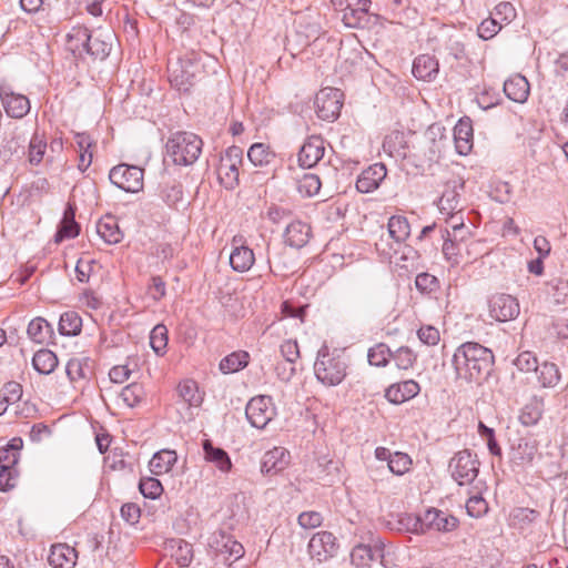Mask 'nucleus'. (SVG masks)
<instances>
[{
    "label": "nucleus",
    "instance_id": "1",
    "mask_svg": "<svg viewBox=\"0 0 568 568\" xmlns=\"http://www.w3.org/2000/svg\"><path fill=\"white\" fill-rule=\"evenodd\" d=\"M452 362L458 378L480 383L490 375L494 354L478 343L466 342L456 348Z\"/></svg>",
    "mask_w": 568,
    "mask_h": 568
},
{
    "label": "nucleus",
    "instance_id": "2",
    "mask_svg": "<svg viewBox=\"0 0 568 568\" xmlns=\"http://www.w3.org/2000/svg\"><path fill=\"white\" fill-rule=\"evenodd\" d=\"M203 142L191 132H176L166 142V154L176 165H191L200 156Z\"/></svg>",
    "mask_w": 568,
    "mask_h": 568
},
{
    "label": "nucleus",
    "instance_id": "3",
    "mask_svg": "<svg viewBox=\"0 0 568 568\" xmlns=\"http://www.w3.org/2000/svg\"><path fill=\"white\" fill-rule=\"evenodd\" d=\"M339 8L342 21L347 28L365 29L375 24L378 16L371 12V0H332Z\"/></svg>",
    "mask_w": 568,
    "mask_h": 568
},
{
    "label": "nucleus",
    "instance_id": "4",
    "mask_svg": "<svg viewBox=\"0 0 568 568\" xmlns=\"http://www.w3.org/2000/svg\"><path fill=\"white\" fill-rule=\"evenodd\" d=\"M539 442L536 436L526 432L510 445L509 462L516 471H525L532 466L536 458H540Z\"/></svg>",
    "mask_w": 568,
    "mask_h": 568
},
{
    "label": "nucleus",
    "instance_id": "5",
    "mask_svg": "<svg viewBox=\"0 0 568 568\" xmlns=\"http://www.w3.org/2000/svg\"><path fill=\"white\" fill-rule=\"evenodd\" d=\"M346 363L339 355L321 349L314 364L316 378L327 386H336L346 376Z\"/></svg>",
    "mask_w": 568,
    "mask_h": 568
},
{
    "label": "nucleus",
    "instance_id": "6",
    "mask_svg": "<svg viewBox=\"0 0 568 568\" xmlns=\"http://www.w3.org/2000/svg\"><path fill=\"white\" fill-rule=\"evenodd\" d=\"M479 460L469 449L456 453L449 462V470L454 480L463 486L471 484L479 473Z\"/></svg>",
    "mask_w": 568,
    "mask_h": 568
},
{
    "label": "nucleus",
    "instance_id": "7",
    "mask_svg": "<svg viewBox=\"0 0 568 568\" xmlns=\"http://www.w3.org/2000/svg\"><path fill=\"white\" fill-rule=\"evenodd\" d=\"M243 151L239 146H230L221 155L216 168L219 180L225 189H234L239 183V168L242 164Z\"/></svg>",
    "mask_w": 568,
    "mask_h": 568
},
{
    "label": "nucleus",
    "instance_id": "8",
    "mask_svg": "<svg viewBox=\"0 0 568 568\" xmlns=\"http://www.w3.org/2000/svg\"><path fill=\"white\" fill-rule=\"evenodd\" d=\"M112 36L108 33L103 37L102 33H91L87 28L78 29L73 34L70 36V40H75L81 43L82 49L93 57L94 59L104 60L111 51Z\"/></svg>",
    "mask_w": 568,
    "mask_h": 568
},
{
    "label": "nucleus",
    "instance_id": "9",
    "mask_svg": "<svg viewBox=\"0 0 568 568\" xmlns=\"http://www.w3.org/2000/svg\"><path fill=\"white\" fill-rule=\"evenodd\" d=\"M143 169L122 163L111 169L109 179L119 189L136 193L143 189Z\"/></svg>",
    "mask_w": 568,
    "mask_h": 568
},
{
    "label": "nucleus",
    "instance_id": "10",
    "mask_svg": "<svg viewBox=\"0 0 568 568\" xmlns=\"http://www.w3.org/2000/svg\"><path fill=\"white\" fill-rule=\"evenodd\" d=\"M245 415L253 427L263 429L276 415L273 398L267 395L253 397L246 405Z\"/></svg>",
    "mask_w": 568,
    "mask_h": 568
},
{
    "label": "nucleus",
    "instance_id": "11",
    "mask_svg": "<svg viewBox=\"0 0 568 568\" xmlns=\"http://www.w3.org/2000/svg\"><path fill=\"white\" fill-rule=\"evenodd\" d=\"M0 100L8 116L22 119L30 112V101L21 93H17L9 84H0Z\"/></svg>",
    "mask_w": 568,
    "mask_h": 568
},
{
    "label": "nucleus",
    "instance_id": "12",
    "mask_svg": "<svg viewBox=\"0 0 568 568\" xmlns=\"http://www.w3.org/2000/svg\"><path fill=\"white\" fill-rule=\"evenodd\" d=\"M307 549L312 559L324 562L336 555L338 544L332 532L318 531L310 539Z\"/></svg>",
    "mask_w": 568,
    "mask_h": 568
},
{
    "label": "nucleus",
    "instance_id": "13",
    "mask_svg": "<svg viewBox=\"0 0 568 568\" xmlns=\"http://www.w3.org/2000/svg\"><path fill=\"white\" fill-rule=\"evenodd\" d=\"M342 93L336 89L321 90L315 98L316 114L324 121H334L338 118Z\"/></svg>",
    "mask_w": 568,
    "mask_h": 568
},
{
    "label": "nucleus",
    "instance_id": "14",
    "mask_svg": "<svg viewBox=\"0 0 568 568\" xmlns=\"http://www.w3.org/2000/svg\"><path fill=\"white\" fill-rule=\"evenodd\" d=\"M520 312L518 301L508 294H497L489 301V315L498 322L515 320Z\"/></svg>",
    "mask_w": 568,
    "mask_h": 568
},
{
    "label": "nucleus",
    "instance_id": "15",
    "mask_svg": "<svg viewBox=\"0 0 568 568\" xmlns=\"http://www.w3.org/2000/svg\"><path fill=\"white\" fill-rule=\"evenodd\" d=\"M465 181L460 176H453L445 183V189L438 201L440 212L450 213L460 210V195Z\"/></svg>",
    "mask_w": 568,
    "mask_h": 568
},
{
    "label": "nucleus",
    "instance_id": "16",
    "mask_svg": "<svg viewBox=\"0 0 568 568\" xmlns=\"http://www.w3.org/2000/svg\"><path fill=\"white\" fill-rule=\"evenodd\" d=\"M324 140L320 135H311L306 139L298 152V163L302 168L311 169L324 156Z\"/></svg>",
    "mask_w": 568,
    "mask_h": 568
},
{
    "label": "nucleus",
    "instance_id": "17",
    "mask_svg": "<svg viewBox=\"0 0 568 568\" xmlns=\"http://www.w3.org/2000/svg\"><path fill=\"white\" fill-rule=\"evenodd\" d=\"M387 170L383 163H375L365 169L357 178L356 189L361 193L375 191L386 178Z\"/></svg>",
    "mask_w": 568,
    "mask_h": 568
},
{
    "label": "nucleus",
    "instance_id": "18",
    "mask_svg": "<svg viewBox=\"0 0 568 568\" xmlns=\"http://www.w3.org/2000/svg\"><path fill=\"white\" fill-rule=\"evenodd\" d=\"M420 392V386L413 379L389 385L385 390V397L392 404H402L414 398Z\"/></svg>",
    "mask_w": 568,
    "mask_h": 568
},
{
    "label": "nucleus",
    "instance_id": "19",
    "mask_svg": "<svg viewBox=\"0 0 568 568\" xmlns=\"http://www.w3.org/2000/svg\"><path fill=\"white\" fill-rule=\"evenodd\" d=\"M290 463V453L283 447H274L263 455L261 471L266 475H274L284 470Z\"/></svg>",
    "mask_w": 568,
    "mask_h": 568
},
{
    "label": "nucleus",
    "instance_id": "20",
    "mask_svg": "<svg viewBox=\"0 0 568 568\" xmlns=\"http://www.w3.org/2000/svg\"><path fill=\"white\" fill-rule=\"evenodd\" d=\"M458 526V519L439 509L430 508L424 513V529L452 531Z\"/></svg>",
    "mask_w": 568,
    "mask_h": 568
},
{
    "label": "nucleus",
    "instance_id": "21",
    "mask_svg": "<svg viewBox=\"0 0 568 568\" xmlns=\"http://www.w3.org/2000/svg\"><path fill=\"white\" fill-rule=\"evenodd\" d=\"M233 250L230 254L231 267L240 273L248 271L254 262L255 255L252 248L241 243V240L233 239Z\"/></svg>",
    "mask_w": 568,
    "mask_h": 568
},
{
    "label": "nucleus",
    "instance_id": "22",
    "mask_svg": "<svg viewBox=\"0 0 568 568\" xmlns=\"http://www.w3.org/2000/svg\"><path fill=\"white\" fill-rule=\"evenodd\" d=\"M78 552L68 544L51 546L48 562L53 568H73L77 564Z\"/></svg>",
    "mask_w": 568,
    "mask_h": 568
},
{
    "label": "nucleus",
    "instance_id": "23",
    "mask_svg": "<svg viewBox=\"0 0 568 568\" xmlns=\"http://www.w3.org/2000/svg\"><path fill=\"white\" fill-rule=\"evenodd\" d=\"M311 237V226L302 221L291 222L284 232V240L287 245L294 248L304 247Z\"/></svg>",
    "mask_w": 568,
    "mask_h": 568
},
{
    "label": "nucleus",
    "instance_id": "24",
    "mask_svg": "<svg viewBox=\"0 0 568 568\" xmlns=\"http://www.w3.org/2000/svg\"><path fill=\"white\" fill-rule=\"evenodd\" d=\"M529 83L521 74H515L504 83V92L514 102L524 103L529 95Z\"/></svg>",
    "mask_w": 568,
    "mask_h": 568
},
{
    "label": "nucleus",
    "instance_id": "25",
    "mask_svg": "<svg viewBox=\"0 0 568 568\" xmlns=\"http://www.w3.org/2000/svg\"><path fill=\"white\" fill-rule=\"evenodd\" d=\"M454 141L457 152L466 155L473 148V126L469 119H462L454 128Z\"/></svg>",
    "mask_w": 568,
    "mask_h": 568
},
{
    "label": "nucleus",
    "instance_id": "26",
    "mask_svg": "<svg viewBox=\"0 0 568 568\" xmlns=\"http://www.w3.org/2000/svg\"><path fill=\"white\" fill-rule=\"evenodd\" d=\"M439 71L438 61L429 54L418 55L413 63V74L424 81L433 80Z\"/></svg>",
    "mask_w": 568,
    "mask_h": 568
},
{
    "label": "nucleus",
    "instance_id": "27",
    "mask_svg": "<svg viewBox=\"0 0 568 568\" xmlns=\"http://www.w3.org/2000/svg\"><path fill=\"white\" fill-rule=\"evenodd\" d=\"M202 446L206 462L214 464L215 467L223 473L231 470V458L223 448L213 446V443L210 439L203 440Z\"/></svg>",
    "mask_w": 568,
    "mask_h": 568
},
{
    "label": "nucleus",
    "instance_id": "28",
    "mask_svg": "<svg viewBox=\"0 0 568 568\" xmlns=\"http://www.w3.org/2000/svg\"><path fill=\"white\" fill-rule=\"evenodd\" d=\"M97 233L106 244H118L123 239L118 221L112 215H105L99 220Z\"/></svg>",
    "mask_w": 568,
    "mask_h": 568
},
{
    "label": "nucleus",
    "instance_id": "29",
    "mask_svg": "<svg viewBox=\"0 0 568 568\" xmlns=\"http://www.w3.org/2000/svg\"><path fill=\"white\" fill-rule=\"evenodd\" d=\"M169 80L179 91L186 92L193 85L194 74L184 69L181 62H169Z\"/></svg>",
    "mask_w": 568,
    "mask_h": 568
},
{
    "label": "nucleus",
    "instance_id": "30",
    "mask_svg": "<svg viewBox=\"0 0 568 568\" xmlns=\"http://www.w3.org/2000/svg\"><path fill=\"white\" fill-rule=\"evenodd\" d=\"M393 529L400 532L424 534V516H415L412 514H399L393 523Z\"/></svg>",
    "mask_w": 568,
    "mask_h": 568
},
{
    "label": "nucleus",
    "instance_id": "31",
    "mask_svg": "<svg viewBox=\"0 0 568 568\" xmlns=\"http://www.w3.org/2000/svg\"><path fill=\"white\" fill-rule=\"evenodd\" d=\"M176 462V454L174 450L163 449L153 455L149 463L150 470L154 475H162L169 473Z\"/></svg>",
    "mask_w": 568,
    "mask_h": 568
},
{
    "label": "nucleus",
    "instance_id": "32",
    "mask_svg": "<svg viewBox=\"0 0 568 568\" xmlns=\"http://www.w3.org/2000/svg\"><path fill=\"white\" fill-rule=\"evenodd\" d=\"M80 233V225L74 220V211L69 206L63 215L58 232L54 236L57 243L62 242L64 239H73Z\"/></svg>",
    "mask_w": 568,
    "mask_h": 568
},
{
    "label": "nucleus",
    "instance_id": "33",
    "mask_svg": "<svg viewBox=\"0 0 568 568\" xmlns=\"http://www.w3.org/2000/svg\"><path fill=\"white\" fill-rule=\"evenodd\" d=\"M179 397L189 407H199L203 402L196 382L192 379H185L178 386Z\"/></svg>",
    "mask_w": 568,
    "mask_h": 568
},
{
    "label": "nucleus",
    "instance_id": "34",
    "mask_svg": "<svg viewBox=\"0 0 568 568\" xmlns=\"http://www.w3.org/2000/svg\"><path fill=\"white\" fill-rule=\"evenodd\" d=\"M544 413V402L540 398L534 397L521 409L519 422L524 426H534L541 418Z\"/></svg>",
    "mask_w": 568,
    "mask_h": 568
},
{
    "label": "nucleus",
    "instance_id": "35",
    "mask_svg": "<svg viewBox=\"0 0 568 568\" xmlns=\"http://www.w3.org/2000/svg\"><path fill=\"white\" fill-rule=\"evenodd\" d=\"M57 355L47 348L38 351L32 358L33 368L40 374H51L58 366Z\"/></svg>",
    "mask_w": 568,
    "mask_h": 568
},
{
    "label": "nucleus",
    "instance_id": "36",
    "mask_svg": "<svg viewBox=\"0 0 568 568\" xmlns=\"http://www.w3.org/2000/svg\"><path fill=\"white\" fill-rule=\"evenodd\" d=\"M65 373L71 382L87 379L92 374L89 358H71L67 363Z\"/></svg>",
    "mask_w": 568,
    "mask_h": 568
},
{
    "label": "nucleus",
    "instance_id": "37",
    "mask_svg": "<svg viewBox=\"0 0 568 568\" xmlns=\"http://www.w3.org/2000/svg\"><path fill=\"white\" fill-rule=\"evenodd\" d=\"M250 355L245 351L233 352L220 362V371L223 374H231L245 368L248 364Z\"/></svg>",
    "mask_w": 568,
    "mask_h": 568
},
{
    "label": "nucleus",
    "instance_id": "38",
    "mask_svg": "<svg viewBox=\"0 0 568 568\" xmlns=\"http://www.w3.org/2000/svg\"><path fill=\"white\" fill-rule=\"evenodd\" d=\"M27 332L33 342L42 344L52 336L53 328L44 318L37 317L29 323Z\"/></svg>",
    "mask_w": 568,
    "mask_h": 568
},
{
    "label": "nucleus",
    "instance_id": "39",
    "mask_svg": "<svg viewBox=\"0 0 568 568\" xmlns=\"http://www.w3.org/2000/svg\"><path fill=\"white\" fill-rule=\"evenodd\" d=\"M82 327V318L77 312L68 311L60 316L59 333L63 336H77Z\"/></svg>",
    "mask_w": 568,
    "mask_h": 568
},
{
    "label": "nucleus",
    "instance_id": "40",
    "mask_svg": "<svg viewBox=\"0 0 568 568\" xmlns=\"http://www.w3.org/2000/svg\"><path fill=\"white\" fill-rule=\"evenodd\" d=\"M172 557L180 567H189L193 560V547L183 539L171 540Z\"/></svg>",
    "mask_w": 568,
    "mask_h": 568
},
{
    "label": "nucleus",
    "instance_id": "41",
    "mask_svg": "<svg viewBox=\"0 0 568 568\" xmlns=\"http://www.w3.org/2000/svg\"><path fill=\"white\" fill-rule=\"evenodd\" d=\"M442 237L444 239L442 251L445 258L452 266L458 265L462 257V244L450 239V232L448 230H445Z\"/></svg>",
    "mask_w": 568,
    "mask_h": 568
},
{
    "label": "nucleus",
    "instance_id": "42",
    "mask_svg": "<svg viewBox=\"0 0 568 568\" xmlns=\"http://www.w3.org/2000/svg\"><path fill=\"white\" fill-rule=\"evenodd\" d=\"M387 226L395 232V244L402 246L410 234V226L405 216L394 215L389 217Z\"/></svg>",
    "mask_w": 568,
    "mask_h": 568
},
{
    "label": "nucleus",
    "instance_id": "43",
    "mask_svg": "<svg viewBox=\"0 0 568 568\" xmlns=\"http://www.w3.org/2000/svg\"><path fill=\"white\" fill-rule=\"evenodd\" d=\"M274 156L275 154L264 143H254L247 151V158L255 166L268 164Z\"/></svg>",
    "mask_w": 568,
    "mask_h": 568
},
{
    "label": "nucleus",
    "instance_id": "44",
    "mask_svg": "<svg viewBox=\"0 0 568 568\" xmlns=\"http://www.w3.org/2000/svg\"><path fill=\"white\" fill-rule=\"evenodd\" d=\"M377 252L385 258H390L396 254L400 246L395 244V232L387 226V232L383 233L375 243Z\"/></svg>",
    "mask_w": 568,
    "mask_h": 568
},
{
    "label": "nucleus",
    "instance_id": "45",
    "mask_svg": "<svg viewBox=\"0 0 568 568\" xmlns=\"http://www.w3.org/2000/svg\"><path fill=\"white\" fill-rule=\"evenodd\" d=\"M539 382L542 387H555L560 381V373L556 364L545 362L538 366Z\"/></svg>",
    "mask_w": 568,
    "mask_h": 568
},
{
    "label": "nucleus",
    "instance_id": "46",
    "mask_svg": "<svg viewBox=\"0 0 568 568\" xmlns=\"http://www.w3.org/2000/svg\"><path fill=\"white\" fill-rule=\"evenodd\" d=\"M367 358L371 365L384 367L392 358V349L386 344L378 343L368 349Z\"/></svg>",
    "mask_w": 568,
    "mask_h": 568
},
{
    "label": "nucleus",
    "instance_id": "47",
    "mask_svg": "<svg viewBox=\"0 0 568 568\" xmlns=\"http://www.w3.org/2000/svg\"><path fill=\"white\" fill-rule=\"evenodd\" d=\"M217 551L221 554H227V559L237 560L244 555V547L232 537L221 536V541H217Z\"/></svg>",
    "mask_w": 568,
    "mask_h": 568
},
{
    "label": "nucleus",
    "instance_id": "48",
    "mask_svg": "<svg viewBox=\"0 0 568 568\" xmlns=\"http://www.w3.org/2000/svg\"><path fill=\"white\" fill-rule=\"evenodd\" d=\"M150 345L156 355H163L168 346V329L158 324L150 333Z\"/></svg>",
    "mask_w": 568,
    "mask_h": 568
},
{
    "label": "nucleus",
    "instance_id": "49",
    "mask_svg": "<svg viewBox=\"0 0 568 568\" xmlns=\"http://www.w3.org/2000/svg\"><path fill=\"white\" fill-rule=\"evenodd\" d=\"M322 186V182L318 178V175L313 173H305L300 180H298V191L301 194H304L305 196H314L316 195Z\"/></svg>",
    "mask_w": 568,
    "mask_h": 568
},
{
    "label": "nucleus",
    "instance_id": "50",
    "mask_svg": "<svg viewBox=\"0 0 568 568\" xmlns=\"http://www.w3.org/2000/svg\"><path fill=\"white\" fill-rule=\"evenodd\" d=\"M144 395H145V393H144L143 386L139 383H132V384L125 386L120 394L123 402L129 407L138 406L144 398Z\"/></svg>",
    "mask_w": 568,
    "mask_h": 568
},
{
    "label": "nucleus",
    "instance_id": "51",
    "mask_svg": "<svg viewBox=\"0 0 568 568\" xmlns=\"http://www.w3.org/2000/svg\"><path fill=\"white\" fill-rule=\"evenodd\" d=\"M351 561L357 568H366L372 564L371 545L359 544L352 549Z\"/></svg>",
    "mask_w": 568,
    "mask_h": 568
},
{
    "label": "nucleus",
    "instance_id": "52",
    "mask_svg": "<svg viewBox=\"0 0 568 568\" xmlns=\"http://www.w3.org/2000/svg\"><path fill=\"white\" fill-rule=\"evenodd\" d=\"M392 358L399 369H408L415 364L417 355L409 347L400 346L392 352Z\"/></svg>",
    "mask_w": 568,
    "mask_h": 568
},
{
    "label": "nucleus",
    "instance_id": "53",
    "mask_svg": "<svg viewBox=\"0 0 568 568\" xmlns=\"http://www.w3.org/2000/svg\"><path fill=\"white\" fill-rule=\"evenodd\" d=\"M139 489L145 498L156 499L163 493L162 484L153 477H143L140 479Z\"/></svg>",
    "mask_w": 568,
    "mask_h": 568
},
{
    "label": "nucleus",
    "instance_id": "54",
    "mask_svg": "<svg viewBox=\"0 0 568 568\" xmlns=\"http://www.w3.org/2000/svg\"><path fill=\"white\" fill-rule=\"evenodd\" d=\"M412 459L410 457L400 452L393 454L390 460H388V468L395 475H404L410 469Z\"/></svg>",
    "mask_w": 568,
    "mask_h": 568
},
{
    "label": "nucleus",
    "instance_id": "55",
    "mask_svg": "<svg viewBox=\"0 0 568 568\" xmlns=\"http://www.w3.org/2000/svg\"><path fill=\"white\" fill-rule=\"evenodd\" d=\"M547 292L554 296L557 303H564L568 297V280L562 277L552 278L547 283Z\"/></svg>",
    "mask_w": 568,
    "mask_h": 568
},
{
    "label": "nucleus",
    "instance_id": "56",
    "mask_svg": "<svg viewBox=\"0 0 568 568\" xmlns=\"http://www.w3.org/2000/svg\"><path fill=\"white\" fill-rule=\"evenodd\" d=\"M416 288L424 294H432L439 288V281L429 273H420L415 278Z\"/></svg>",
    "mask_w": 568,
    "mask_h": 568
},
{
    "label": "nucleus",
    "instance_id": "57",
    "mask_svg": "<svg viewBox=\"0 0 568 568\" xmlns=\"http://www.w3.org/2000/svg\"><path fill=\"white\" fill-rule=\"evenodd\" d=\"M466 510L470 517L480 518L488 511V503L481 496H473L466 503Z\"/></svg>",
    "mask_w": 568,
    "mask_h": 568
},
{
    "label": "nucleus",
    "instance_id": "58",
    "mask_svg": "<svg viewBox=\"0 0 568 568\" xmlns=\"http://www.w3.org/2000/svg\"><path fill=\"white\" fill-rule=\"evenodd\" d=\"M501 29L500 21L496 18H488L481 21L478 26L477 32L478 37L484 40H489L494 38Z\"/></svg>",
    "mask_w": 568,
    "mask_h": 568
},
{
    "label": "nucleus",
    "instance_id": "59",
    "mask_svg": "<svg viewBox=\"0 0 568 568\" xmlns=\"http://www.w3.org/2000/svg\"><path fill=\"white\" fill-rule=\"evenodd\" d=\"M20 452L18 448L0 447V468L17 470L16 465L19 462Z\"/></svg>",
    "mask_w": 568,
    "mask_h": 568
},
{
    "label": "nucleus",
    "instance_id": "60",
    "mask_svg": "<svg viewBox=\"0 0 568 568\" xmlns=\"http://www.w3.org/2000/svg\"><path fill=\"white\" fill-rule=\"evenodd\" d=\"M47 143L39 136H33L29 144V161L31 164H39L45 153Z\"/></svg>",
    "mask_w": 568,
    "mask_h": 568
},
{
    "label": "nucleus",
    "instance_id": "61",
    "mask_svg": "<svg viewBox=\"0 0 568 568\" xmlns=\"http://www.w3.org/2000/svg\"><path fill=\"white\" fill-rule=\"evenodd\" d=\"M515 365L523 372H537L539 366L536 356L530 352L520 353L515 359Z\"/></svg>",
    "mask_w": 568,
    "mask_h": 568
},
{
    "label": "nucleus",
    "instance_id": "62",
    "mask_svg": "<svg viewBox=\"0 0 568 568\" xmlns=\"http://www.w3.org/2000/svg\"><path fill=\"white\" fill-rule=\"evenodd\" d=\"M182 196L183 191L180 184L165 185L161 190V197L169 206H174L182 200Z\"/></svg>",
    "mask_w": 568,
    "mask_h": 568
},
{
    "label": "nucleus",
    "instance_id": "63",
    "mask_svg": "<svg viewBox=\"0 0 568 568\" xmlns=\"http://www.w3.org/2000/svg\"><path fill=\"white\" fill-rule=\"evenodd\" d=\"M494 16L500 23H509L516 18V9L510 2H500L495 7Z\"/></svg>",
    "mask_w": 568,
    "mask_h": 568
},
{
    "label": "nucleus",
    "instance_id": "64",
    "mask_svg": "<svg viewBox=\"0 0 568 568\" xmlns=\"http://www.w3.org/2000/svg\"><path fill=\"white\" fill-rule=\"evenodd\" d=\"M281 354L286 363L294 364L300 357V349L296 341L287 339L281 345Z\"/></svg>",
    "mask_w": 568,
    "mask_h": 568
}]
</instances>
